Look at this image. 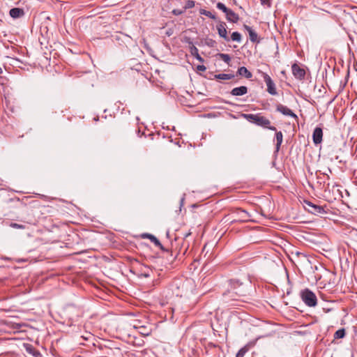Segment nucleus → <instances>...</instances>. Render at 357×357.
Returning a JSON list of instances; mask_svg holds the SVG:
<instances>
[{
	"instance_id": "obj_1",
	"label": "nucleus",
	"mask_w": 357,
	"mask_h": 357,
	"mask_svg": "<svg viewBox=\"0 0 357 357\" xmlns=\"http://www.w3.org/2000/svg\"><path fill=\"white\" fill-rule=\"evenodd\" d=\"M242 116L249 122L256 124L258 126L267 128L273 131L277 130L275 126H271L270 120L265 116H261L260 114H243Z\"/></svg>"
},
{
	"instance_id": "obj_2",
	"label": "nucleus",
	"mask_w": 357,
	"mask_h": 357,
	"mask_svg": "<svg viewBox=\"0 0 357 357\" xmlns=\"http://www.w3.org/2000/svg\"><path fill=\"white\" fill-rule=\"evenodd\" d=\"M302 301L308 307H315L317 304V298L314 292L306 288L300 292Z\"/></svg>"
},
{
	"instance_id": "obj_3",
	"label": "nucleus",
	"mask_w": 357,
	"mask_h": 357,
	"mask_svg": "<svg viewBox=\"0 0 357 357\" xmlns=\"http://www.w3.org/2000/svg\"><path fill=\"white\" fill-rule=\"evenodd\" d=\"M259 73L261 74V77L264 79V81L266 84L267 86V91L273 96L277 95V91L275 88V85L272 80L271 77L266 73L259 70Z\"/></svg>"
},
{
	"instance_id": "obj_4",
	"label": "nucleus",
	"mask_w": 357,
	"mask_h": 357,
	"mask_svg": "<svg viewBox=\"0 0 357 357\" xmlns=\"http://www.w3.org/2000/svg\"><path fill=\"white\" fill-rule=\"evenodd\" d=\"M304 204L305 207L307 210V211L314 215H319L326 213L324 207L321 206L316 205L307 200H305Z\"/></svg>"
},
{
	"instance_id": "obj_5",
	"label": "nucleus",
	"mask_w": 357,
	"mask_h": 357,
	"mask_svg": "<svg viewBox=\"0 0 357 357\" xmlns=\"http://www.w3.org/2000/svg\"><path fill=\"white\" fill-rule=\"evenodd\" d=\"M218 35L220 37L224 38L226 41H229V38L227 35V24L224 22L219 21L216 26Z\"/></svg>"
},
{
	"instance_id": "obj_6",
	"label": "nucleus",
	"mask_w": 357,
	"mask_h": 357,
	"mask_svg": "<svg viewBox=\"0 0 357 357\" xmlns=\"http://www.w3.org/2000/svg\"><path fill=\"white\" fill-rule=\"evenodd\" d=\"M243 28L248 31L251 42L256 43H260V39L258 37V34L251 26L247 24H244Z\"/></svg>"
},
{
	"instance_id": "obj_7",
	"label": "nucleus",
	"mask_w": 357,
	"mask_h": 357,
	"mask_svg": "<svg viewBox=\"0 0 357 357\" xmlns=\"http://www.w3.org/2000/svg\"><path fill=\"white\" fill-rule=\"evenodd\" d=\"M292 73L294 76L298 79H303L305 75V71L301 68L298 64L294 63L291 66Z\"/></svg>"
},
{
	"instance_id": "obj_8",
	"label": "nucleus",
	"mask_w": 357,
	"mask_h": 357,
	"mask_svg": "<svg viewBox=\"0 0 357 357\" xmlns=\"http://www.w3.org/2000/svg\"><path fill=\"white\" fill-rule=\"evenodd\" d=\"M276 110L284 116H291L295 119L297 118L296 114H295L289 107L282 104L277 105Z\"/></svg>"
},
{
	"instance_id": "obj_9",
	"label": "nucleus",
	"mask_w": 357,
	"mask_h": 357,
	"mask_svg": "<svg viewBox=\"0 0 357 357\" xmlns=\"http://www.w3.org/2000/svg\"><path fill=\"white\" fill-rule=\"evenodd\" d=\"M323 131L319 127H317L312 134V139L314 144H319L322 142Z\"/></svg>"
},
{
	"instance_id": "obj_10",
	"label": "nucleus",
	"mask_w": 357,
	"mask_h": 357,
	"mask_svg": "<svg viewBox=\"0 0 357 357\" xmlns=\"http://www.w3.org/2000/svg\"><path fill=\"white\" fill-rule=\"evenodd\" d=\"M248 89L245 86H241L238 87L234 88L230 93L234 96H241L248 93Z\"/></svg>"
},
{
	"instance_id": "obj_11",
	"label": "nucleus",
	"mask_w": 357,
	"mask_h": 357,
	"mask_svg": "<svg viewBox=\"0 0 357 357\" xmlns=\"http://www.w3.org/2000/svg\"><path fill=\"white\" fill-rule=\"evenodd\" d=\"M10 16L14 19L20 18L25 15V12L23 8H13L9 11Z\"/></svg>"
},
{
	"instance_id": "obj_12",
	"label": "nucleus",
	"mask_w": 357,
	"mask_h": 357,
	"mask_svg": "<svg viewBox=\"0 0 357 357\" xmlns=\"http://www.w3.org/2000/svg\"><path fill=\"white\" fill-rule=\"evenodd\" d=\"M143 238H149L152 243H153L156 246L159 247L161 250H164V248L159 241V240L153 235L151 234H143L142 235Z\"/></svg>"
},
{
	"instance_id": "obj_13",
	"label": "nucleus",
	"mask_w": 357,
	"mask_h": 357,
	"mask_svg": "<svg viewBox=\"0 0 357 357\" xmlns=\"http://www.w3.org/2000/svg\"><path fill=\"white\" fill-rule=\"evenodd\" d=\"M236 214L241 221H248L249 220L250 215L245 210L238 208L236 210Z\"/></svg>"
},
{
	"instance_id": "obj_14",
	"label": "nucleus",
	"mask_w": 357,
	"mask_h": 357,
	"mask_svg": "<svg viewBox=\"0 0 357 357\" xmlns=\"http://www.w3.org/2000/svg\"><path fill=\"white\" fill-rule=\"evenodd\" d=\"M237 74L250 79L252 77V74L247 69V68L242 66L240 67L237 70Z\"/></svg>"
},
{
	"instance_id": "obj_15",
	"label": "nucleus",
	"mask_w": 357,
	"mask_h": 357,
	"mask_svg": "<svg viewBox=\"0 0 357 357\" xmlns=\"http://www.w3.org/2000/svg\"><path fill=\"white\" fill-rule=\"evenodd\" d=\"M190 54L199 61L202 63L204 62V59L199 55L198 52V49L195 45H192V46L190 47Z\"/></svg>"
},
{
	"instance_id": "obj_16",
	"label": "nucleus",
	"mask_w": 357,
	"mask_h": 357,
	"mask_svg": "<svg viewBox=\"0 0 357 357\" xmlns=\"http://www.w3.org/2000/svg\"><path fill=\"white\" fill-rule=\"evenodd\" d=\"M275 139H276V151H278L280 149V146L282 143L283 135L281 131H276L275 132Z\"/></svg>"
},
{
	"instance_id": "obj_17",
	"label": "nucleus",
	"mask_w": 357,
	"mask_h": 357,
	"mask_svg": "<svg viewBox=\"0 0 357 357\" xmlns=\"http://www.w3.org/2000/svg\"><path fill=\"white\" fill-rule=\"evenodd\" d=\"M226 19L231 22L236 23L239 20V17L236 13L231 10L227 15Z\"/></svg>"
},
{
	"instance_id": "obj_18",
	"label": "nucleus",
	"mask_w": 357,
	"mask_h": 357,
	"mask_svg": "<svg viewBox=\"0 0 357 357\" xmlns=\"http://www.w3.org/2000/svg\"><path fill=\"white\" fill-rule=\"evenodd\" d=\"M215 78L217 79H231L234 77V75L232 74H225V73H220L215 75Z\"/></svg>"
},
{
	"instance_id": "obj_19",
	"label": "nucleus",
	"mask_w": 357,
	"mask_h": 357,
	"mask_svg": "<svg viewBox=\"0 0 357 357\" xmlns=\"http://www.w3.org/2000/svg\"><path fill=\"white\" fill-rule=\"evenodd\" d=\"M231 39L233 41H236L237 43H241L242 40L241 34L237 31H234L231 33Z\"/></svg>"
},
{
	"instance_id": "obj_20",
	"label": "nucleus",
	"mask_w": 357,
	"mask_h": 357,
	"mask_svg": "<svg viewBox=\"0 0 357 357\" xmlns=\"http://www.w3.org/2000/svg\"><path fill=\"white\" fill-rule=\"evenodd\" d=\"M199 13L201 15H204L205 16H207V17H210L211 19L216 20V17H215V15H213L211 12L208 11V10H206L205 9H200Z\"/></svg>"
},
{
	"instance_id": "obj_21",
	"label": "nucleus",
	"mask_w": 357,
	"mask_h": 357,
	"mask_svg": "<svg viewBox=\"0 0 357 357\" xmlns=\"http://www.w3.org/2000/svg\"><path fill=\"white\" fill-rule=\"evenodd\" d=\"M345 336V330L344 328L337 330L334 334L335 339L343 338Z\"/></svg>"
},
{
	"instance_id": "obj_22",
	"label": "nucleus",
	"mask_w": 357,
	"mask_h": 357,
	"mask_svg": "<svg viewBox=\"0 0 357 357\" xmlns=\"http://www.w3.org/2000/svg\"><path fill=\"white\" fill-rule=\"evenodd\" d=\"M249 350V346L248 345H245V347H243V348H241L238 351V353L236 354V357H243L244 355L246 354V352H248Z\"/></svg>"
},
{
	"instance_id": "obj_23",
	"label": "nucleus",
	"mask_w": 357,
	"mask_h": 357,
	"mask_svg": "<svg viewBox=\"0 0 357 357\" xmlns=\"http://www.w3.org/2000/svg\"><path fill=\"white\" fill-rule=\"evenodd\" d=\"M219 58H220L224 62L229 64L231 61V57L229 54L220 53L218 54Z\"/></svg>"
},
{
	"instance_id": "obj_24",
	"label": "nucleus",
	"mask_w": 357,
	"mask_h": 357,
	"mask_svg": "<svg viewBox=\"0 0 357 357\" xmlns=\"http://www.w3.org/2000/svg\"><path fill=\"white\" fill-rule=\"evenodd\" d=\"M194 6H195V1L192 0H188V1H186L185 4L183 8L185 11L187 9L192 8Z\"/></svg>"
},
{
	"instance_id": "obj_25",
	"label": "nucleus",
	"mask_w": 357,
	"mask_h": 357,
	"mask_svg": "<svg viewBox=\"0 0 357 357\" xmlns=\"http://www.w3.org/2000/svg\"><path fill=\"white\" fill-rule=\"evenodd\" d=\"M146 270H141V273H140V276L141 277H144V278H149L151 274H150V272L151 271V270L148 269L147 267H145Z\"/></svg>"
},
{
	"instance_id": "obj_26",
	"label": "nucleus",
	"mask_w": 357,
	"mask_h": 357,
	"mask_svg": "<svg viewBox=\"0 0 357 357\" xmlns=\"http://www.w3.org/2000/svg\"><path fill=\"white\" fill-rule=\"evenodd\" d=\"M205 45L210 47H213L215 45V41L211 38H206L204 42Z\"/></svg>"
},
{
	"instance_id": "obj_27",
	"label": "nucleus",
	"mask_w": 357,
	"mask_h": 357,
	"mask_svg": "<svg viewBox=\"0 0 357 357\" xmlns=\"http://www.w3.org/2000/svg\"><path fill=\"white\" fill-rule=\"evenodd\" d=\"M10 227L15 228V229H25V226L24 225H20L17 223H10Z\"/></svg>"
},
{
	"instance_id": "obj_28",
	"label": "nucleus",
	"mask_w": 357,
	"mask_h": 357,
	"mask_svg": "<svg viewBox=\"0 0 357 357\" xmlns=\"http://www.w3.org/2000/svg\"><path fill=\"white\" fill-rule=\"evenodd\" d=\"M216 7L219 10H222L223 13H224V11H226L227 8V7L223 3H222V2H218L216 4Z\"/></svg>"
},
{
	"instance_id": "obj_29",
	"label": "nucleus",
	"mask_w": 357,
	"mask_h": 357,
	"mask_svg": "<svg viewBox=\"0 0 357 357\" xmlns=\"http://www.w3.org/2000/svg\"><path fill=\"white\" fill-rule=\"evenodd\" d=\"M185 12L184 9H174L172 13L175 15H180Z\"/></svg>"
},
{
	"instance_id": "obj_30",
	"label": "nucleus",
	"mask_w": 357,
	"mask_h": 357,
	"mask_svg": "<svg viewBox=\"0 0 357 357\" xmlns=\"http://www.w3.org/2000/svg\"><path fill=\"white\" fill-rule=\"evenodd\" d=\"M245 289L244 287L241 288L238 291H235V293L239 296H244L245 294Z\"/></svg>"
},
{
	"instance_id": "obj_31",
	"label": "nucleus",
	"mask_w": 357,
	"mask_h": 357,
	"mask_svg": "<svg viewBox=\"0 0 357 357\" xmlns=\"http://www.w3.org/2000/svg\"><path fill=\"white\" fill-rule=\"evenodd\" d=\"M139 328H140V331H139V333H140L141 334H142V335H149V332H148V331H146V327H144V326H141Z\"/></svg>"
},
{
	"instance_id": "obj_32",
	"label": "nucleus",
	"mask_w": 357,
	"mask_h": 357,
	"mask_svg": "<svg viewBox=\"0 0 357 357\" xmlns=\"http://www.w3.org/2000/svg\"><path fill=\"white\" fill-rule=\"evenodd\" d=\"M197 68L200 71H205L206 70V68L203 65L197 66Z\"/></svg>"
},
{
	"instance_id": "obj_33",
	"label": "nucleus",
	"mask_w": 357,
	"mask_h": 357,
	"mask_svg": "<svg viewBox=\"0 0 357 357\" xmlns=\"http://www.w3.org/2000/svg\"><path fill=\"white\" fill-rule=\"evenodd\" d=\"M231 10L227 8V10L224 11V13H225V15L227 16V15L229 14V12H231Z\"/></svg>"
},
{
	"instance_id": "obj_34",
	"label": "nucleus",
	"mask_w": 357,
	"mask_h": 357,
	"mask_svg": "<svg viewBox=\"0 0 357 357\" xmlns=\"http://www.w3.org/2000/svg\"><path fill=\"white\" fill-rule=\"evenodd\" d=\"M191 234L190 232H188V233H186L184 234V238H187L188 236H190Z\"/></svg>"
},
{
	"instance_id": "obj_35",
	"label": "nucleus",
	"mask_w": 357,
	"mask_h": 357,
	"mask_svg": "<svg viewBox=\"0 0 357 357\" xmlns=\"http://www.w3.org/2000/svg\"><path fill=\"white\" fill-rule=\"evenodd\" d=\"M166 235H167V237L168 238H170V237H169V231H167Z\"/></svg>"
},
{
	"instance_id": "obj_36",
	"label": "nucleus",
	"mask_w": 357,
	"mask_h": 357,
	"mask_svg": "<svg viewBox=\"0 0 357 357\" xmlns=\"http://www.w3.org/2000/svg\"><path fill=\"white\" fill-rule=\"evenodd\" d=\"M233 284H234V287H235L236 284H238V282L237 281L236 282L234 281L233 282Z\"/></svg>"
},
{
	"instance_id": "obj_37",
	"label": "nucleus",
	"mask_w": 357,
	"mask_h": 357,
	"mask_svg": "<svg viewBox=\"0 0 357 357\" xmlns=\"http://www.w3.org/2000/svg\"><path fill=\"white\" fill-rule=\"evenodd\" d=\"M21 1H22L21 0H20L19 1H17V2L16 3V5H20Z\"/></svg>"
},
{
	"instance_id": "obj_38",
	"label": "nucleus",
	"mask_w": 357,
	"mask_h": 357,
	"mask_svg": "<svg viewBox=\"0 0 357 357\" xmlns=\"http://www.w3.org/2000/svg\"><path fill=\"white\" fill-rule=\"evenodd\" d=\"M3 73L1 68L0 67V75Z\"/></svg>"
}]
</instances>
